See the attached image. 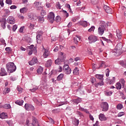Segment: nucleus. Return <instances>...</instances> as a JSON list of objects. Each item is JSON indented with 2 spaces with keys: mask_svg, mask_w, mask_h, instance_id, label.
<instances>
[{
  "mask_svg": "<svg viewBox=\"0 0 126 126\" xmlns=\"http://www.w3.org/2000/svg\"><path fill=\"white\" fill-rule=\"evenodd\" d=\"M6 68L8 72L12 73L16 70V66L14 64V63L9 62L6 64Z\"/></svg>",
  "mask_w": 126,
  "mask_h": 126,
  "instance_id": "f257e3e1",
  "label": "nucleus"
},
{
  "mask_svg": "<svg viewBox=\"0 0 126 126\" xmlns=\"http://www.w3.org/2000/svg\"><path fill=\"white\" fill-rule=\"evenodd\" d=\"M106 31V22H101V25L98 29V34L102 36L104 34V32Z\"/></svg>",
  "mask_w": 126,
  "mask_h": 126,
  "instance_id": "f03ea898",
  "label": "nucleus"
},
{
  "mask_svg": "<svg viewBox=\"0 0 126 126\" xmlns=\"http://www.w3.org/2000/svg\"><path fill=\"white\" fill-rule=\"evenodd\" d=\"M63 72L65 74H70L71 73V68L67 64H65L63 67Z\"/></svg>",
  "mask_w": 126,
  "mask_h": 126,
  "instance_id": "7ed1b4c3",
  "label": "nucleus"
},
{
  "mask_svg": "<svg viewBox=\"0 0 126 126\" xmlns=\"http://www.w3.org/2000/svg\"><path fill=\"white\" fill-rule=\"evenodd\" d=\"M89 44H92V43H95L96 41H98V37L94 35H90L88 37Z\"/></svg>",
  "mask_w": 126,
  "mask_h": 126,
  "instance_id": "20e7f679",
  "label": "nucleus"
},
{
  "mask_svg": "<svg viewBox=\"0 0 126 126\" xmlns=\"http://www.w3.org/2000/svg\"><path fill=\"white\" fill-rule=\"evenodd\" d=\"M48 20L50 23H53L55 21V13L53 12H50L48 15Z\"/></svg>",
  "mask_w": 126,
  "mask_h": 126,
  "instance_id": "39448f33",
  "label": "nucleus"
},
{
  "mask_svg": "<svg viewBox=\"0 0 126 126\" xmlns=\"http://www.w3.org/2000/svg\"><path fill=\"white\" fill-rule=\"evenodd\" d=\"M37 35H36V40H37V43L38 44H41V42H42V38H41V36L42 35H43V32L42 31H39L36 32Z\"/></svg>",
  "mask_w": 126,
  "mask_h": 126,
  "instance_id": "423d86ee",
  "label": "nucleus"
},
{
  "mask_svg": "<svg viewBox=\"0 0 126 126\" xmlns=\"http://www.w3.org/2000/svg\"><path fill=\"white\" fill-rule=\"evenodd\" d=\"M101 107L102 108L103 112H107L109 110V104L107 102H103L101 104Z\"/></svg>",
  "mask_w": 126,
  "mask_h": 126,
  "instance_id": "0eeeda50",
  "label": "nucleus"
},
{
  "mask_svg": "<svg viewBox=\"0 0 126 126\" xmlns=\"http://www.w3.org/2000/svg\"><path fill=\"white\" fill-rule=\"evenodd\" d=\"M33 5L34 7H36L37 10H42V9H43V6H42V2L35 1L34 2Z\"/></svg>",
  "mask_w": 126,
  "mask_h": 126,
  "instance_id": "6e6552de",
  "label": "nucleus"
},
{
  "mask_svg": "<svg viewBox=\"0 0 126 126\" xmlns=\"http://www.w3.org/2000/svg\"><path fill=\"white\" fill-rule=\"evenodd\" d=\"M25 108L27 111H34L35 107L32 104L26 103L25 105Z\"/></svg>",
  "mask_w": 126,
  "mask_h": 126,
  "instance_id": "1a4fd4ad",
  "label": "nucleus"
},
{
  "mask_svg": "<svg viewBox=\"0 0 126 126\" xmlns=\"http://www.w3.org/2000/svg\"><path fill=\"white\" fill-rule=\"evenodd\" d=\"M28 126H40L38 124V120L35 117H32V123L30 124Z\"/></svg>",
  "mask_w": 126,
  "mask_h": 126,
  "instance_id": "9d476101",
  "label": "nucleus"
},
{
  "mask_svg": "<svg viewBox=\"0 0 126 126\" xmlns=\"http://www.w3.org/2000/svg\"><path fill=\"white\" fill-rule=\"evenodd\" d=\"M64 60L63 57V58H60L59 57L57 59H56L55 61V64L59 65V64H61V63H63V62H64Z\"/></svg>",
  "mask_w": 126,
  "mask_h": 126,
  "instance_id": "9b49d317",
  "label": "nucleus"
},
{
  "mask_svg": "<svg viewBox=\"0 0 126 126\" xmlns=\"http://www.w3.org/2000/svg\"><path fill=\"white\" fill-rule=\"evenodd\" d=\"M33 48H34L33 45H31L30 46H28L27 47V50L29 52L28 55H29L30 56H31V55H32V54H33Z\"/></svg>",
  "mask_w": 126,
  "mask_h": 126,
  "instance_id": "f8f14e48",
  "label": "nucleus"
},
{
  "mask_svg": "<svg viewBox=\"0 0 126 126\" xmlns=\"http://www.w3.org/2000/svg\"><path fill=\"white\" fill-rule=\"evenodd\" d=\"M113 53H114V56L118 57V56H121V55H122V50L115 48L114 50L113 51Z\"/></svg>",
  "mask_w": 126,
  "mask_h": 126,
  "instance_id": "ddd939ff",
  "label": "nucleus"
},
{
  "mask_svg": "<svg viewBox=\"0 0 126 126\" xmlns=\"http://www.w3.org/2000/svg\"><path fill=\"white\" fill-rule=\"evenodd\" d=\"M7 22L10 24H14L15 23V19L13 17L9 16L8 17Z\"/></svg>",
  "mask_w": 126,
  "mask_h": 126,
  "instance_id": "4468645a",
  "label": "nucleus"
},
{
  "mask_svg": "<svg viewBox=\"0 0 126 126\" xmlns=\"http://www.w3.org/2000/svg\"><path fill=\"white\" fill-rule=\"evenodd\" d=\"M81 39V38L80 37V36L78 35H76V36L73 38L74 44H76V45H78V43L80 42Z\"/></svg>",
  "mask_w": 126,
  "mask_h": 126,
  "instance_id": "2eb2a0df",
  "label": "nucleus"
},
{
  "mask_svg": "<svg viewBox=\"0 0 126 126\" xmlns=\"http://www.w3.org/2000/svg\"><path fill=\"white\" fill-rule=\"evenodd\" d=\"M103 8L107 13H111V12L113 11V9H112L111 7L108 6L107 5H104Z\"/></svg>",
  "mask_w": 126,
  "mask_h": 126,
  "instance_id": "dca6fc26",
  "label": "nucleus"
},
{
  "mask_svg": "<svg viewBox=\"0 0 126 126\" xmlns=\"http://www.w3.org/2000/svg\"><path fill=\"white\" fill-rule=\"evenodd\" d=\"M37 63H38V60L36 58H33L32 61L29 62L30 65H34Z\"/></svg>",
  "mask_w": 126,
  "mask_h": 126,
  "instance_id": "f3484780",
  "label": "nucleus"
},
{
  "mask_svg": "<svg viewBox=\"0 0 126 126\" xmlns=\"http://www.w3.org/2000/svg\"><path fill=\"white\" fill-rule=\"evenodd\" d=\"M30 18L31 20L35 21V20H37V19H38V16H37V15H36V14H35L31 13L30 15Z\"/></svg>",
  "mask_w": 126,
  "mask_h": 126,
  "instance_id": "a211bd4d",
  "label": "nucleus"
},
{
  "mask_svg": "<svg viewBox=\"0 0 126 126\" xmlns=\"http://www.w3.org/2000/svg\"><path fill=\"white\" fill-rule=\"evenodd\" d=\"M0 75V76H4L5 75H7V72H6L5 69L4 68H1Z\"/></svg>",
  "mask_w": 126,
  "mask_h": 126,
  "instance_id": "6ab92c4d",
  "label": "nucleus"
},
{
  "mask_svg": "<svg viewBox=\"0 0 126 126\" xmlns=\"http://www.w3.org/2000/svg\"><path fill=\"white\" fill-rule=\"evenodd\" d=\"M53 64V61L51 60H48L45 63V66L46 67H51Z\"/></svg>",
  "mask_w": 126,
  "mask_h": 126,
  "instance_id": "aec40b11",
  "label": "nucleus"
},
{
  "mask_svg": "<svg viewBox=\"0 0 126 126\" xmlns=\"http://www.w3.org/2000/svg\"><path fill=\"white\" fill-rule=\"evenodd\" d=\"M78 25H82V26H83L84 27H87V22L86 21H80L78 22Z\"/></svg>",
  "mask_w": 126,
  "mask_h": 126,
  "instance_id": "412c9836",
  "label": "nucleus"
},
{
  "mask_svg": "<svg viewBox=\"0 0 126 126\" xmlns=\"http://www.w3.org/2000/svg\"><path fill=\"white\" fill-rule=\"evenodd\" d=\"M98 118L100 121H101V122H102L103 121H106V120H107V118L105 116V115L102 113L99 114Z\"/></svg>",
  "mask_w": 126,
  "mask_h": 126,
  "instance_id": "4be33fe9",
  "label": "nucleus"
},
{
  "mask_svg": "<svg viewBox=\"0 0 126 126\" xmlns=\"http://www.w3.org/2000/svg\"><path fill=\"white\" fill-rule=\"evenodd\" d=\"M7 118V114L4 112H3L0 114V119H2L4 120V119H6Z\"/></svg>",
  "mask_w": 126,
  "mask_h": 126,
  "instance_id": "5701e85b",
  "label": "nucleus"
},
{
  "mask_svg": "<svg viewBox=\"0 0 126 126\" xmlns=\"http://www.w3.org/2000/svg\"><path fill=\"white\" fill-rule=\"evenodd\" d=\"M63 76H64V74L61 73L57 77V81H61V80H63Z\"/></svg>",
  "mask_w": 126,
  "mask_h": 126,
  "instance_id": "b1692460",
  "label": "nucleus"
},
{
  "mask_svg": "<svg viewBox=\"0 0 126 126\" xmlns=\"http://www.w3.org/2000/svg\"><path fill=\"white\" fill-rule=\"evenodd\" d=\"M44 70V68L42 66H39L37 69V72L38 74H42L43 73V71Z\"/></svg>",
  "mask_w": 126,
  "mask_h": 126,
  "instance_id": "393cba45",
  "label": "nucleus"
},
{
  "mask_svg": "<svg viewBox=\"0 0 126 126\" xmlns=\"http://www.w3.org/2000/svg\"><path fill=\"white\" fill-rule=\"evenodd\" d=\"M27 10H28V8L27 7H23L20 9V12L21 13H26V12H27Z\"/></svg>",
  "mask_w": 126,
  "mask_h": 126,
  "instance_id": "a878e982",
  "label": "nucleus"
},
{
  "mask_svg": "<svg viewBox=\"0 0 126 126\" xmlns=\"http://www.w3.org/2000/svg\"><path fill=\"white\" fill-rule=\"evenodd\" d=\"M115 49H117L120 51H122V49H123V44L122 43L118 44L116 46Z\"/></svg>",
  "mask_w": 126,
  "mask_h": 126,
  "instance_id": "bb28decb",
  "label": "nucleus"
},
{
  "mask_svg": "<svg viewBox=\"0 0 126 126\" xmlns=\"http://www.w3.org/2000/svg\"><path fill=\"white\" fill-rule=\"evenodd\" d=\"M1 22V26L3 29H5V24H6V22L5 20H4L2 21H0Z\"/></svg>",
  "mask_w": 126,
  "mask_h": 126,
  "instance_id": "cd10ccee",
  "label": "nucleus"
},
{
  "mask_svg": "<svg viewBox=\"0 0 126 126\" xmlns=\"http://www.w3.org/2000/svg\"><path fill=\"white\" fill-rule=\"evenodd\" d=\"M38 22L39 23H43L45 21V19L44 18V17H41L39 16L38 17Z\"/></svg>",
  "mask_w": 126,
  "mask_h": 126,
  "instance_id": "c85d7f7f",
  "label": "nucleus"
},
{
  "mask_svg": "<svg viewBox=\"0 0 126 126\" xmlns=\"http://www.w3.org/2000/svg\"><path fill=\"white\" fill-rule=\"evenodd\" d=\"M116 34L118 39H121V38H122V33H121V31H120V30H118L116 31Z\"/></svg>",
  "mask_w": 126,
  "mask_h": 126,
  "instance_id": "c756f323",
  "label": "nucleus"
},
{
  "mask_svg": "<svg viewBox=\"0 0 126 126\" xmlns=\"http://www.w3.org/2000/svg\"><path fill=\"white\" fill-rule=\"evenodd\" d=\"M24 102V101L23 100H17L15 101V104H17V105H19V106H22Z\"/></svg>",
  "mask_w": 126,
  "mask_h": 126,
  "instance_id": "7c9ffc66",
  "label": "nucleus"
},
{
  "mask_svg": "<svg viewBox=\"0 0 126 126\" xmlns=\"http://www.w3.org/2000/svg\"><path fill=\"white\" fill-rule=\"evenodd\" d=\"M82 100L80 98H77V99L73 100V102L75 103V104H78L79 103H80Z\"/></svg>",
  "mask_w": 126,
  "mask_h": 126,
  "instance_id": "2f4dec72",
  "label": "nucleus"
},
{
  "mask_svg": "<svg viewBox=\"0 0 126 126\" xmlns=\"http://www.w3.org/2000/svg\"><path fill=\"white\" fill-rule=\"evenodd\" d=\"M94 85L95 87H98V86H103V85H104V82H103V81H101L98 83H95Z\"/></svg>",
  "mask_w": 126,
  "mask_h": 126,
  "instance_id": "473e14b6",
  "label": "nucleus"
},
{
  "mask_svg": "<svg viewBox=\"0 0 126 126\" xmlns=\"http://www.w3.org/2000/svg\"><path fill=\"white\" fill-rule=\"evenodd\" d=\"M122 86V84H121L120 83H117V84H116V89H118L119 90L121 89Z\"/></svg>",
  "mask_w": 126,
  "mask_h": 126,
  "instance_id": "72a5a7b5",
  "label": "nucleus"
},
{
  "mask_svg": "<svg viewBox=\"0 0 126 126\" xmlns=\"http://www.w3.org/2000/svg\"><path fill=\"white\" fill-rule=\"evenodd\" d=\"M73 73L75 75H77L78 73H79V70H78V68L77 67H76L75 69L73 70Z\"/></svg>",
  "mask_w": 126,
  "mask_h": 126,
  "instance_id": "f704fd0d",
  "label": "nucleus"
},
{
  "mask_svg": "<svg viewBox=\"0 0 126 126\" xmlns=\"http://www.w3.org/2000/svg\"><path fill=\"white\" fill-rule=\"evenodd\" d=\"M49 53H50L49 52V51H48V50H45V52L43 54L44 58H47L48 57V56H49Z\"/></svg>",
  "mask_w": 126,
  "mask_h": 126,
  "instance_id": "c9c22d12",
  "label": "nucleus"
},
{
  "mask_svg": "<svg viewBox=\"0 0 126 126\" xmlns=\"http://www.w3.org/2000/svg\"><path fill=\"white\" fill-rule=\"evenodd\" d=\"M3 108H4V109H10L11 108V106L9 104H5L3 106Z\"/></svg>",
  "mask_w": 126,
  "mask_h": 126,
  "instance_id": "e433bc0d",
  "label": "nucleus"
},
{
  "mask_svg": "<svg viewBox=\"0 0 126 126\" xmlns=\"http://www.w3.org/2000/svg\"><path fill=\"white\" fill-rule=\"evenodd\" d=\"M73 125H74V126H78V125L79 124V121L77 119H74L73 121Z\"/></svg>",
  "mask_w": 126,
  "mask_h": 126,
  "instance_id": "4c0bfd02",
  "label": "nucleus"
},
{
  "mask_svg": "<svg viewBox=\"0 0 126 126\" xmlns=\"http://www.w3.org/2000/svg\"><path fill=\"white\" fill-rule=\"evenodd\" d=\"M103 77L104 76H103V75H100V74L95 75L96 78H97V79H100V80H102V79H103Z\"/></svg>",
  "mask_w": 126,
  "mask_h": 126,
  "instance_id": "58836bf2",
  "label": "nucleus"
},
{
  "mask_svg": "<svg viewBox=\"0 0 126 126\" xmlns=\"http://www.w3.org/2000/svg\"><path fill=\"white\" fill-rule=\"evenodd\" d=\"M115 82H116V77H113L112 79L110 80L109 84H114Z\"/></svg>",
  "mask_w": 126,
  "mask_h": 126,
  "instance_id": "ea45409f",
  "label": "nucleus"
},
{
  "mask_svg": "<svg viewBox=\"0 0 126 126\" xmlns=\"http://www.w3.org/2000/svg\"><path fill=\"white\" fill-rule=\"evenodd\" d=\"M124 108V106H123V104L119 103L117 106V110H122Z\"/></svg>",
  "mask_w": 126,
  "mask_h": 126,
  "instance_id": "a19ab883",
  "label": "nucleus"
},
{
  "mask_svg": "<svg viewBox=\"0 0 126 126\" xmlns=\"http://www.w3.org/2000/svg\"><path fill=\"white\" fill-rule=\"evenodd\" d=\"M39 89V87H35L34 88H33L32 89H30V91L31 92H35L36 90H38Z\"/></svg>",
  "mask_w": 126,
  "mask_h": 126,
  "instance_id": "79ce46f5",
  "label": "nucleus"
},
{
  "mask_svg": "<svg viewBox=\"0 0 126 126\" xmlns=\"http://www.w3.org/2000/svg\"><path fill=\"white\" fill-rule=\"evenodd\" d=\"M120 82L122 84L121 85L122 86L123 88H124V87H125V83H126V81L124 79H121L120 80Z\"/></svg>",
  "mask_w": 126,
  "mask_h": 126,
  "instance_id": "37998d69",
  "label": "nucleus"
},
{
  "mask_svg": "<svg viewBox=\"0 0 126 126\" xmlns=\"http://www.w3.org/2000/svg\"><path fill=\"white\" fill-rule=\"evenodd\" d=\"M17 90L18 91L19 93H22V90H23V89L19 86H17Z\"/></svg>",
  "mask_w": 126,
  "mask_h": 126,
  "instance_id": "c03bdc74",
  "label": "nucleus"
},
{
  "mask_svg": "<svg viewBox=\"0 0 126 126\" xmlns=\"http://www.w3.org/2000/svg\"><path fill=\"white\" fill-rule=\"evenodd\" d=\"M61 19H62V18H61V17L60 16H57L55 18V21H56V22H60V21H61Z\"/></svg>",
  "mask_w": 126,
  "mask_h": 126,
  "instance_id": "a18cd8bd",
  "label": "nucleus"
},
{
  "mask_svg": "<svg viewBox=\"0 0 126 126\" xmlns=\"http://www.w3.org/2000/svg\"><path fill=\"white\" fill-rule=\"evenodd\" d=\"M106 66L105 64V62H102L100 64L99 67H104V68H106Z\"/></svg>",
  "mask_w": 126,
  "mask_h": 126,
  "instance_id": "49530a36",
  "label": "nucleus"
},
{
  "mask_svg": "<svg viewBox=\"0 0 126 126\" xmlns=\"http://www.w3.org/2000/svg\"><path fill=\"white\" fill-rule=\"evenodd\" d=\"M95 30V27L94 26H92L90 29L88 30V32H93Z\"/></svg>",
  "mask_w": 126,
  "mask_h": 126,
  "instance_id": "de8ad7c7",
  "label": "nucleus"
},
{
  "mask_svg": "<svg viewBox=\"0 0 126 126\" xmlns=\"http://www.w3.org/2000/svg\"><path fill=\"white\" fill-rule=\"evenodd\" d=\"M119 64H120V65H122V66H123V67H125V61H120L119 62Z\"/></svg>",
  "mask_w": 126,
  "mask_h": 126,
  "instance_id": "09e8293b",
  "label": "nucleus"
},
{
  "mask_svg": "<svg viewBox=\"0 0 126 126\" xmlns=\"http://www.w3.org/2000/svg\"><path fill=\"white\" fill-rule=\"evenodd\" d=\"M123 116H125V112H119L118 114V117H123Z\"/></svg>",
  "mask_w": 126,
  "mask_h": 126,
  "instance_id": "8fccbe9b",
  "label": "nucleus"
},
{
  "mask_svg": "<svg viewBox=\"0 0 126 126\" xmlns=\"http://www.w3.org/2000/svg\"><path fill=\"white\" fill-rule=\"evenodd\" d=\"M16 29H17V25H15L12 27V31H13V32H15V31H16Z\"/></svg>",
  "mask_w": 126,
  "mask_h": 126,
  "instance_id": "3c124183",
  "label": "nucleus"
},
{
  "mask_svg": "<svg viewBox=\"0 0 126 126\" xmlns=\"http://www.w3.org/2000/svg\"><path fill=\"white\" fill-rule=\"evenodd\" d=\"M41 10L40 12L41 15H42V16H44V15H46V11L43 10V9Z\"/></svg>",
  "mask_w": 126,
  "mask_h": 126,
  "instance_id": "603ef678",
  "label": "nucleus"
},
{
  "mask_svg": "<svg viewBox=\"0 0 126 126\" xmlns=\"http://www.w3.org/2000/svg\"><path fill=\"white\" fill-rule=\"evenodd\" d=\"M9 91H10V89L9 88H6L4 90V92L5 94H7V93H9Z\"/></svg>",
  "mask_w": 126,
  "mask_h": 126,
  "instance_id": "864d4df0",
  "label": "nucleus"
},
{
  "mask_svg": "<svg viewBox=\"0 0 126 126\" xmlns=\"http://www.w3.org/2000/svg\"><path fill=\"white\" fill-rule=\"evenodd\" d=\"M34 27H35V25H34V24L31 23H30L29 28L30 29H34Z\"/></svg>",
  "mask_w": 126,
  "mask_h": 126,
  "instance_id": "5fc2aeb1",
  "label": "nucleus"
},
{
  "mask_svg": "<svg viewBox=\"0 0 126 126\" xmlns=\"http://www.w3.org/2000/svg\"><path fill=\"white\" fill-rule=\"evenodd\" d=\"M77 114L81 118H83V114L80 112V111H77Z\"/></svg>",
  "mask_w": 126,
  "mask_h": 126,
  "instance_id": "6e6d98bb",
  "label": "nucleus"
},
{
  "mask_svg": "<svg viewBox=\"0 0 126 126\" xmlns=\"http://www.w3.org/2000/svg\"><path fill=\"white\" fill-rule=\"evenodd\" d=\"M52 113H60V110H59V109H54V110H52Z\"/></svg>",
  "mask_w": 126,
  "mask_h": 126,
  "instance_id": "4d7b16f0",
  "label": "nucleus"
},
{
  "mask_svg": "<svg viewBox=\"0 0 126 126\" xmlns=\"http://www.w3.org/2000/svg\"><path fill=\"white\" fill-rule=\"evenodd\" d=\"M56 7L58 9H61V4L60 3V2H58L56 4Z\"/></svg>",
  "mask_w": 126,
  "mask_h": 126,
  "instance_id": "13d9d810",
  "label": "nucleus"
},
{
  "mask_svg": "<svg viewBox=\"0 0 126 126\" xmlns=\"http://www.w3.org/2000/svg\"><path fill=\"white\" fill-rule=\"evenodd\" d=\"M106 75L108 77V76H109L110 74V70H109L108 69H107L106 70Z\"/></svg>",
  "mask_w": 126,
  "mask_h": 126,
  "instance_id": "bf43d9fd",
  "label": "nucleus"
},
{
  "mask_svg": "<svg viewBox=\"0 0 126 126\" xmlns=\"http://www.w3.org/2000/svg\"><path fill=\"white\" fill-rule=\"evenodd\" d=\"M10 9H16L17 7L16 5H13L10 7Z\"/></svg>",
  "mask_w": 126,
  "mask_h": 126,
  "instance_id": "052dcab7",
  "label": "nucleus"
},
{
  "mask_svg": "<svg viewBox=\"0 0 126 126\" xmlns=\"http://www.w3.org/2000/svg\"><path fill=\"white\" fill-rule=\"evenodd\" d=\"M18 17L20 19H24V17L21 14H18Z\"/></svg>",
  "mask_w": 126,
  "mask_h": 126,
  "instance_id": "680f3d73",
  "label": "nucleus"
},
{
  "mask_svg": "<svg viewBox=\"0 0 126 126\" xmlns=\"http://www.w3.org/2000/svg\"><path fill=\"white\" fill-rule=\"evenodd\" d=\"M5 50V51H6V52H8V53H9V52L11 51V48L10 47H6Z\"/></svg>",
  "mask_w": 126,
  "mask_h": 126,
  "instance_id": "e2e57ef3",
  "label": "nucleus"
},
{
  "mask_svg": "<svg viewBox=\"0 0 126 126\" xmlns=\"http://www.w3.org/2000/svg\"><path fill=\"white\" fill-rule=\"evenodd\" d=\"M79 110L80 111H82V112H86L87 111V110H86V109H84V108H83L82 107H80L79 108Z\"/></svg>",
  "mask_w": 126,
  "mask_h": 126,
  "instance_id": "0e129e2a",
  "label": "nucleus"
},
{
  "mask_svg": "<svg viewBox=\"0 0 126 126\" xmlns=\"http://www.w3.org/2000/svg\"><path fill=\"white\" fill-rule=\"evenodd\" d=\"M6 3H7V4H11V3H12V2L11 1V0H6Z\"/></svg>",
  "mask_w": 126,
  "mask_h": 126,
  "instance_id": "69168bd1",
  "label": "nucleus"
},
{
  "mask_svg": "<svg viewBox=\"0 0 126 126\" xmlns=\"http://www.w3.org/2000/svg\"><path fill=\"white\" fill-rule=\"evenodd\" d=\"M46 6L48 8H50L51 7V6H52V5H51V3H46Z\"/></svg>",
  "mask_w": 126,
  "mask_h": 126,
  "instance_id": "338daca9",
  "label": "nucleus"
},
{
  "mask_svg": "<svg viewBox=\"0 0 126 126\" xmlns=\"http://www.w3.org/2000/svg\"><path fill=\"white\" fill-rule=\"evenodd\" d=\"M112 94H113V92L111 91L106 93L107 96H111Z\"/></svg>",
  "mask_w": 126,
  "mask_h": 126,
  "instance_id": "774afa93",
  "label": "nucleus"
}]
</instances>
